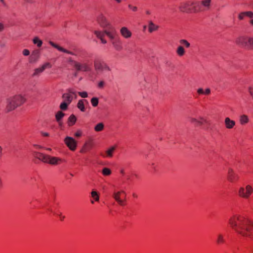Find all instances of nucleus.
<instances>
[{
    "instance_id": "36",
    "label": "nucleus",
    "mask_w": 253,
    "mask_h": 253,
    "mask_svg": "<svg viewBox=\"0 0 253 253\" xmlns=\"http://www.w3.org/2000/svg\"><path fill=\"white\" fill-rule=\"evenodd\" d=\"M69 105V103L63 101L60 105V109L61 110L65 111L67 109Z\"/></svg>"
},
{
    "instance_id": "52",
    "label": "nucleus",
    "mask_w": 253,
    "mask_h": 253,
    "mask_svg": "<svg viewBox=\"0 0 253 253\" xmlns=\"http://www.w3.org/2000/svg\"><path fill=\"white\" fill-rule=\"evenodd\" d=\"M249 91L250 94L253 98V87H250L249 88Z\"/></svg>"
},
{
    "instance_id": "39",
    "label": "nucleus",
    "mask_w": 253,
    "mask_h": 253,
    "mask_svg": "<svg viewBox=\"0 0 253 253\" xmlns=\"http://www.w3.org/2000/svg\"><path fill=\"white\" fill-rule=\"evenodd\" d=\"M60 49H61V50H60V51H61V52H64V53H67V54H70V55H75V54H74L73 52L70 51H69V50H67V49H65V48H63L62 47V48H60Z\"/></svg>"
},
{
    "instance_id": "46",
    "label": "nucleus",
    "mask_w": 253,
    "mask_h": 253,
    "mask_svg": "<svg viewBox=\"0 0 253 253\" xmlns=\"http://www.w3.org/2000/svg\"><path fill=\"white\" fill-rule=\"evenodd\" d=\"M82 134V131L81 130H78L75 133V136L76 137H80Z\"/></svg>"
},
{
    "instance_id": "51",
    "label": "nucleus",
    "mask_w": 253,
    "mask_h": 253,
    "mask_svg": "<svg viewBox=\"0 0 253 253\" xmlns=\"http://www.w3.org/2000/svg\"><path fill=\"white\" fill-rule=\"evenodd\" d=\"M57 215L60 217V219L62 221L65 218V216H63L62 215V213H60L59 214H57Z\"/></svg>"
},
{
    "instance_id": "38",
    "label": "nucleus",
    "mask_w": 253,
    "mask_h": 253,
    "mask_svg": "<svg viewBox=\"0 0 253 253\" xmlns=\"http://www.w3.org/2000/svg\"><path fill=\"white\" fill-rule=\"evenodd\" d=\"M49 44L53 47L58 49L59 51H60V50H61L60 48H62L61 46H60L58 44L55 43L54 42H51V41L49 42Z\"/></svg>"
},
{
    "instance_id": "60",
    "label": "nucleus",
    "mask_w": 253,
    "mask_h": 253,
    "mask_svg": "<svg viewBox=\"0 0 253 253\" xmlns=\"http://www.w3.org/2000/svg\"><path fill=\"white\" fill-rule=\"evenodd\" d=\"M47 211H48L51 212H52V210H51V209H49H49H47Z\"/></svg>"
},
{
    "instance_id": "12",
    "label": "nucleus",
    "mask_w": 253,
    "mask_h": 253,
    "mask_svg": "<svg viewBox=\"0 0 253 253\" xmlns=\"http://www.w3.org/2000/svg\"><path fill=\"white\" fill-rule=\"evenodd\" d=\"M64 143L72 151H75L77 148V141L72 137L67 136L64 139Z\"/></svg>"
},
{
    "instance_id": "47",
    "label": "nucleus",
    "mask_w": 253,
    "mask_h": 253,
    "mask_svg": "<svg viewBox=\"0 0 253 253\" xmlns=\"http://www.w3.org/2000/svg\"><path fill=\"white\" fill-rule=\"evenodd\" d=\"M151 166V169H152V170H153V171H156V167H157V165L154 164V163H152L151 165H150Z\"/></svg>"
},
{
    "instance_id": "10",
    "label": "nucleus",
    "mask_w": 253,
    "mask_h": 253,
    "mask_svg": "<svg viewBox=\"0 0 253 253\" xmlns=\"http://www.w3.org/2000/svg\"><path fill=\"white\" fill-rule=\"evenodd\" d=\"M68 93H65L62 95V98L63 99V101L69 103V104L72 102L73 99V96L72 95H74V98H77L76 93L73 90L72 88H69L67 89Z\"/></svg>"
},
{
    "instance_id": "32",
    "label": "nucleus",
    "mask_w": 253,
    "mask_h": 253,
    "mask_svg": "<svg viewBox=\"0 0 253 253\" xmlns=\"http://www.w3.org/2000/svg\"><path fill=\"white\" fill-rule=\"evenodd\" d=\"M111 173V169L108 168H104L102 170V173L104 176H109Z\"/></svg>"
},
{
    "instance_id": "16",
    "label": "nucleus",
    "mask_w": 253,
    "mask_h": 253,
    "mask_svg": "<svg viewBox=\"0 0 253 253\" xmlns=\"http://www.w3.org/2000/svg\"><path fill=\"white\" fill-rule=\"evenodd\" d=\"M227 178L228 180L231 182H235L238 180V176L231 169H228Z\"/></svg>"
},
{
    "instance_id": "56",
    "label": "nucleus",
    "mask_w": 253,
    "mask_h": 253,
    "mask_svg": "<svg viewBox=\"0 0 253 253\" xmlns=\"http://www.w3.org/2000/svg\"><path fill=\"white\" fill-rule=\"evenodd\" d=\"M4 29V26L3 25L0 23V32L2 31Z\"/></svg>"
},
{
    "instance_id": "28",
    "label": "nucleus",
    "mask_w": 253,
    "mask_h": 253,
    "mask_svg": "<svg viewBox=\"0 0 253 253\" xmlns=\"http://www.w3.org/2000/svg\"><path fill=\"white\" fill-rule=\"evenodd\" d=\"M116 149L115 146H112L106 151V155L108 157H112L113 153Z\"/></svg>"
},
{
    "instance_id": "30",
    "label": "nucleus",
    "mask_w": 253,
    "mask_h": 253,
    "mask_svg": "<svg viewBox=\"0 0 253 253\" xmlns=\"http://www.w3.org/2000/svg\"><path fill=\"white\" fill-rule=\"evenodd\" d=\"M104 125L102 123L97 124L94 127V130L96 132L102 131L104 129Z\"/></svg>"
},
{
    "instance_id": "26",
    "label": "nucleus",
    "mask_w": 253,
    "mask_h": 253,
    "mask_svg": "<svg viewBox=\"0 0 253 253\" xmlns=\"http://www.w3.org/2000/svg\"><path fill=\"white\" fill-rule=\"evenodd\" d=\"M84 101H86L85 100L81 99L80 100L77 104V107L82 111L84 112L85 109L84 105Z\"/></svg>"
},
{
    "instance_id": "40",
    "label": "nucleus",
    "mask_w": 253,
    "mask_h": 253,
    "mask_svg": "<svg viewBox=\"0 0 253 253\" xmlns=\"http://www.w3.org/2000/svg\"><path fill=\"white\" fill-rule=\"evenodd\" d=\"M78 94L82 98H86L88 96L87 93L86 91L78 92Z\"/></svg>"
},
{
    "instance_id": "4",
    "label": "nucleus",
    "mask_w": 253,
    "mask_h": 253,
    "mask_svg": "<svg viewBox=\"0 0 253 253\" xmlns=\"http://www.w3.org/2000/svg\"><path fill=\"white\" fill-rule=\"evenodd\" d=\"M253 193V187L251 185H247L239 188L238 196L245 200H249Z\"/></svg>"
},
{
    "instance_id": "43",
    "label": "nucleus",
    "mask_w": 253,
    "mask_h": 253,
    "mask_svg": "<svg viewBox=\"0 0 253 253\" xmlns=\"http://www.w3.org/2000/svg\"><path fill=\"white\" fill-rule=\"evenodd\" d=\"M128 6V8L132 10L133 11H136L137 10V7L136 6H132L131 4H129Z\"/></svg>"
},
{
    "instance_id": "59",
    "label": "nucleus",
    "mask_w": 253,
    "mask_h": 253,
    "mask_svg": "<svg viewBox=\"0 0 253 253\" xmlns=\"http://www.w3.org/2000/svg\"><path fill=\"white\" fill-rule=\"evenodd\" d=\"M132 196H133L134 198H137V195H136V194H135V193H133V194H132Z\"/></svg>"
},
{
    "instance_id": "34",
    "label": "nucleus",
    "mask_w": 253,
    "mask_h": 253,
    "mask_svg": "<svg viewBox=\"0 0 253 253\" xmlns=\"http://www.w3.org/2000/svg\"><path fill=\"white\" fill-rule=\"evenodd\" d=\"M32 154L33 157H34L35 158L39 159V160H41L42 157L43 155V153L39 152L36 151H33Z\"/></svg>"
},
{
    "instance_id": "27",
    "label": "nucleus",
    "mask_w": 253,
    "mask_h": 253,
    "mask_svg": "<svg viewBox=\"0 0 253 253\" xmlns=\"http://www.w3.org/2000/svg\"><path fill=\"white\" fill-rule=\"evenodd\" d=\"M91 198L96 202L99 200V194L96 191L92 190L91 192Z\"/></svg>"
},
{
    "instance_id": "33",
    "label": "nucleus",
    "mask_w": 253,
    "mask_h": 253,
    "mask_svg": "<svg viewBox=\"0 0 253 253\" xmlns=\"http://www.w3.org/2000/svg\"><path fill=\"white\" fill-rule=\"evenodd\" d=\"M179 42L181 44H182V45L185 46L186 48H189L190 46V43L186 40H185V39L180 40L179 41Z\"/></svg>"
},
{
    "instance_id": "8",
    "label": "nucleus",
    "mask_w": 253,
    "mask_h": 253,
    "mask_svg": "<svg viewBox=\"0 0 253 253\" xmlns=\"http://www.w3.org/2000/svg\"><path fill=\"white\" fill-rule=\"evenodd\" d=\"M126 193L124 190L114 192L112 195V197L115 201L121 206H124L126 205Z\"/></svg>"
},
{
    "instance_id": "53",
    "label": "nucleus",
    "mask_w": 253,
    "mask_h": 253,
    "mask_svg": "<svg viewBox=\"0 0 253 253\" xmlns=\"http://www.w3.org/2000/svg\"><path fill=\"white\" fill-rule=\"evenodd\" d=\"M41 134H42V136H44V137H47V136H49V133L47 132H42Z\"/></svg>"
},
{
    "instance_id": "41",
    "label": "nucleus",
    "mask_w": 253,
    "mask_h": 253,
    "mask_svg": "<svg viewBox=\"0 0 253 253\" xmlns=\"http://www.w3.org/2000/svg\"><path fill=\"white\" fill-rule=\"evenodd\" d=\"M245 13L246 16L250 18H252L253 17V12L252 11H245Z\"/></svg>"
},
{
    "instance_id": "9",
    "label": "nucleus",
    "mask_w": 253,
    "mask_h": 253,
    "mask_svg": "<svg viewBox=\"0 0 253 253\" xmlns=\"http://www.w3.org/2000/svg\"><path fill=\"white\" fill-rule=\"evenodd\" d=\"M94 66L95 70L101 71L104 70L110 71V68L107 64L104 61L99 59L94 60Z\"/></svg>"
},
{
    "instance_id": "2",
    "label": "nucleus",
    "mask_w": 253,
    "mask_h": 253,
    "mask_svg": "<svg viewBox=\"0 0 253 253\" xmlns=\"http://www.w3.org/2000/svg\"><path fill=\"white\" fill-rule=\"evenodd\" d=\"M94 34L99 39L103 44L107 43V41L104 39L106 35L110 40L114 48L117 51H121L123 49V43L120 37L117 34L115 28H111V31L105 30L103 31H95Z\"/></svg>"
},
{
    "instance_id": "24",
    "label": "nucleus",
    "mask_w": 253,
    "mask_h": 253,
    "mask_svg": "<svg viewBox=\"0 0 253 253\" xmlns=\"http://www.w3.org/2000/svg\"><path fill=\"white\" fill-rule=\"evenodd\" d=\"M176 53L180 57L183 56L185 53V50L182 46H179L176 49Z\"/></svg>"
},
{
    "instance_id": "44",
    "label": "nucleus",
    "mask_w": 253,
    "mask_h": 253,
    "mask_svg": "<svg viewBox=\"0 0 253 253\" xmlns=\"http://www.w3.org/2000/svg\"><path fill=\"white\" fill-rule=\"evenodd\" d=\"M22 53L24 56H28L30 54V51L28 49H25L23 50Z\"/></svg>"
},
{
    "instance_id": "50",
    "label": "nucleus",
    "mask_w": 253,
    "mask_h": 253,
    "mask_svg": "<svg viewBox=\"0 0 253 253\" xmlns=\"http://www.w3.org/2000/svg\"><path fill=\"white\" fill-rule=\"evenodd\" d=\"M104 84V82H103V81H100V82L98 83V87L99 88H102V87H103Z\"/></svg>"
},
{
    "instance_id": "63",
    "label": "nucleus",
    "mask_w": 253,
    "mask_h": 253,
    "mask_svg": "<svg viewBox=\"0 0 253 253\" xmlns=\"http://www.w3.org/2000/svg\"><path fill=\"white\" fill-rule=\"evenodd\" d=\"M46 149L47 150H48V151H51V148H46Z\"/></svg>"
},
{
    "instance_id": "3",
    "label": "nucleus",
    "mask_w": 253,
    "mask_h": 253,
    "mask_svg": "<svg viewBox=\"0 0 253 253\" xmlns=\"http://www.w3.org/2000/svg\"><path fill=\"white\" fill-rule=\"evenodd\" d=\"M26 101V99L21 95H16L7 99L6 110L7 112L14 110Z\"/></svg>"
},
{
    "instance_id": "5",
    "label": "nucleus",
    "mask_w": 253,
    "mask_h": 253,
    "mask_svg": "<svg viewBox=\"0 0 253 253\" xmlns=\"http://www.w3.org/2000/svg\"><path fill=\"white\" fill-rule=\"evenodd\" d=\"M40 161L44 163L53 166H57L63 162V160L59 157H53L45 154H43Z\"/></svg>"
},
{
    "instance_id": "62",
    "label": "nucleus",
    "mask_w": 253,
    "mask_h": 253,
    "mask_svg": "<svg viewBox=\"0 0 253 253\" xmlns=\"http://www.w3.org/2000/svg\"><path fill=\"white\" fill-rule=\"evenodd\" d=\"M1 186H2V182H1V180L0 179V188L1 187Z\"/></svg>"
},
{
    "instance_id": "19",
    "label": "nucleus",
    "mask_w": 253,
    "mask_h": 253,
    "mask_svg": "<svg viewBox=\"0 0 253 253\" xmlns=\"http://www.w3.org/2000/svg\"><path fill=\"white\" fill-rule=\"evenodd\" d=\"M225 127L228 129H232L235 126V122L227 117L224 121Z\"/></svg>"
},
{
    "instance_id": "14",
    "label": "nucleus",
    "mask_w": 253,
    "mask_h": 253,
    "mask_svg": "<svg viewBox=\"0 0 253 253\" xmlns=\"http://www.w3.org/2000/svg\"><path fill=\"white\" fill-rule=\"evenodd\" d=\"M189 120L191 123L197 126H202L205 124H209V121L203 117H200L198 119L190 118Z\"/></svg>"
},
{
    "instance_id": "6",
    "label": "nucleus",
    "mask_w": 253,
    "mask_h": 253,
    "mask_svg": "<svg viewBox=\"0 0 253 253\" xmlns=\"http://www.w3.org/2000/svg\"><path fill=\"white\" fill-rule=\"evenodd\" d=\"M237 43L247 49L253 50V37H240L237 39Z\"/></svg>"
},
{
    "instance_id": "57",
    "label": "nucleus",
    "mask_w": 253,
    "mask_h": 253,
    "mask_svg": "<svg viewBox=\"0 0 253 253\" xmlns=\"http://www.w3.org/2000/svg\"><path fill=\"white\" fill-rule=\"evenodd\" d=\"M120 173L123 175H124L125 174V170L124 169H121L120 170Z\"/></svg>"
},
{
    "instance_id": "58",
    "label": "nucleus",
    "mask_w": 253,
    "mask_h": 253,
    "mask_svg": "<svg viewBox=\"0 0 253 253\" xmlns=\"http://www.w3.org/2000/svg\"><path fill=\"white\" fill-rule=\"evenodd\" d=\"M132 176H134V177H135L136 178H139V176L137 174H136V173H133L132 174Z\"/></svg>"
},
{
    "instance_id": "25",
    "label": "nucleus",
    "mask_w": 253,
    "mask_h": 253,
    "mask_svg": "<svg viewBox=\"0 0 253 253\" xmlns=\"http://www.w3.org/2000/svg\"><path fill=\"white\" fill-rule=\"evenodd\" d=\"M249 121L248 117L246 115L241 116L240 118V123L242 125L247 124Z\"/></svg>"
},
{
    "instance_id": "15",
    "label": "nucleus",
    "mask_w": 253,
    "mask_h": 253,
    "mask_svg": "<svg viewBox=\"0 0 253 253\" xmlns=\"http://www.w3.org/2000/svg\"><path fill=\"white\" fill-rule=\"evenodd\" d=\"M51 67V64L48 63H45L43 64L42 67L36 68L34 70V72L32 75L33 77L38 76L42 73L46 68H50Z\"/></svg>"
},
{
    "instance_id": "18",
    "label": "nucleus",
    "mask_w": 253,
    "mask_h": 253,
    "mask_svg": "<svg viewBox=\"0 0 253 253\" xmlns=\"http://www.w3.org/2000/svg\"><path fill=\"white\" fill-rule=\"evenodd\" d=\"M192 12H197L202 11L203 9L201 2H192Z\"/></svg>"
},
{
    "instance_id": "61",
    "label": "nucleus",
    "mask_w": 253,
    "mask_h": 253,
    "mask_svg": "<svg viewBox=\"0 0 253 253\" xmlns=\"http://www.w3.org/2000/svg\"><path fill=\"white\" fill-rule=\"evenodd\" d=\"M250 23L253 26V19L251 20Z\"/></svg>"
},
{
    "instance_id": "20",
    "label": "nucleus",
    "mask_w": 253,
    "mask_h": 253,
    "mask_svg": "<svg viewBox=\"0 0 253 253\" xmlns=\"http://www.w3.org/2000/svg\"><path fill=\"white\" fill-rule=\"evenodd\" d=\"M65 116V114L61 111H59L55 115V119L59 126H62V119Z\"/></svg>"
},
{
    "instance_id": "54",
    "label": "nucleus",
    "mask_w": 253,
    "mask_h": 253,
    "mask_svg": "<svg viewBox=\"0 0 253 253\" xmlns=\"http://www.w3.org/2000/svg\"><path fill=\"white\" fill-rule=\"evenodd\" d=\"M2 156V148L0 146V160H1Z\"/></svg>"
},
{
    "instance_id": "55",
    "label": "nucleus",
    "mask_w": 253,
    "mask_h": 253,
    "mask_svg": "<svg viewBox=\"0 0 253 253\" xmlns=\"http://www.w3.org/2000/svg\"><path fill=\"white\" fill-rule=\"evenodd\" d=\"M0 1L1 2L2 4L4 6H7L6 3L5 2L4 0H0Z\"/></svg>"
},
{
    "instance_id": "21",
    "label": "nucleus",
    "mask_w": 253,
    "mask_h": 253,
    "mask_svg": "<svg viewBox=\"0 0 253 253\" xmlns=\"http://www.w3.org/2000/svg\"><path fill=\"white\" fill-rule=\"evenodd\" d=\"M39 57V52L38 50L34 51L29 57L30 62H36Z\"/></svg>"
},
{
    "instance_id": "31",
    "label": "nucleus",
    "mask_w": 253,
    "mask_h": 253,
    "mask_svg": "<svg viewBox=\"0 0 253 253\" xmlns=\"http://www.w3.org/2000/svg\"><path fill=\"white\" fill-rule=\"evenodd\" d=\"M33 43L37 45V46L40 47L42 44V42L38 37H35L33 40Z\"/></svg>"
},
{
    "instance_id": "13",
    "label": "nucleus",
    "mask_w": 253,
    "mask_h": 253,
    "mask_svg": "<svg viewBox=\"0 0 253 253\" xmlns=\"http://www.w3.org/2000/svg\"><path fill=\"white\" fill-rule=\"evenodd\" d=\"M192 1H188L181 3L179 6V9L183 12L192 13Z\"/></svg>"
},
{
    "instance_id": "23",
    "label": "nucleus",
    "mask_w": 253,
    "mask_h": 253,
    "mask_svg": "<svg viewBox=\"0 0 253 253\" xmlns=\"http://www.w3.org/2000/svg\"><path fill=\"white\" fill-rule=\"evenodd\" d=\"M216 243L218 245H221L225 243V240L224 236L221 234H219L217 235Z\"/></svg>"
},
{
    "instance_id": "11",
    "label": "nucleus",
    "mask_w": 253,
    "mask_h": 253,
    "mask_svg": "<svg viewBox=\"0 0 253 253\" xmlns=\"http://www.w3.org/2000/svg\"><path fill=\"white\" fill-rule=\"evenodd\" d=\"M72 62L73 67L77 71L86 72L90 70V67L86 63L81 64L76 61H72Z\"/></svg>"
},
{
    "instance_id": "48",
    "label": "nucleus",
    "mask_w": 253,
    "mask_h": 253,
    "mask_svg": "<svg viewBox=\"0 0 253 253\" xmlns=\"http://www.w3.org/2000/svg\"><path fill=\"white\" fill-rule=\"evenodd\" d=\"M33 146L36 149H37V150H40V149H41L42 148H43V147L40 145H38V144H33Z\"/></svg>"
},
{
    "instance_id": "35",
    "label": "nucleus",
    "mask_w": 253,
    "mask_h": 253,
    "mask_svg": "<svg viewBox=\"0 0 253 253\" xmlns=\"http://www.w3.org/2000/svg\"><path fill=\"white\" fill-rule=\"evenodd\" d=\"M211 2V0H203L201 1V3L202 5L204 6L205 7H208L209 8L210 6V4Z\"/></svg>"
},
{
    "instance_id": "1",
    "label": "nucleus",
    "mask_w": 253,
    "mask_h": 253,
    "mask_svg": "<svg viewBox=\"0 0 253 253\" xmlns=\"http://www.w3.org/2000/svg\"><path fill=\"white\" fill-rule=\"evenodd\" d=\"M229 224L236 233L242 236H253V222L244 216L238 214L233 215L229 220Z\"/></svg>"
},
{
    "instance_id": "45",
    "label": "nucleus",
    "mask_w": 253,
    "mask_h": 253,
    "mask_svg": "<svg viewBox=\"0 0 253 253\" xmlns=\"http://www.w3.org/2000/svg\"><path fill=\"white\" fill-rule=\"evenodd\" d=\"M197 93L199 95L204 94V90L202 88H199L197 90Z\"/></svg>"
},
{
    "instance_id": "22",
    "label": "nucleus",
    "mask_w": 253,
    "mask_h": 253,
    "mask_svg": "<svg viewBox=\"0 0 253 253\" xmlns=\"http://www.w3.org/2000/svg\"><path fill=\"white\" fill-rule=\"evenodd\" d=\"M77 118L74 114L70 116L68 120V125L69 126H73L76 122Z\"/></svg>"
},
{
    "instance_id": "7",
    "label": "nucleus",
    "mask_w": 253,
    "mask_h": 253,
    "mask_svg": "<svg viewBox=\"0 0 253 253\" xmlns=\"http://www.w3.org/2000/svg\"><path fill=\"white\" fill-rule=\"evenodd\" d=\"M96 21L100 27L103 28H107V31H111V28H114L106 17L102 13H100L96 17Z\"/></svg>"
},
{
    "instance_id": "29",
    "label": "nucleus",
    "mask_w": 253,
    "mask_h": 253,
    "mask_svg": "<svg viewBox=\"0 0 253 253\" xmlns=\"http://www.w3.org/2000/svg\"><path fill=\"white\" fill-rule=\"evenodd\" d=\"M158 28L157 26H156L152 22H150L149 24L148 30L150 33L156 31Z\"/></svg>"
},
{
    "instance_id": "64",
    "label": "nucleus",
    "mask_w": 253,
    "mask_h": 253,
    "mask_svg": "<svg viewBox=\"0 0 253 253\" xmlns=\"http://www.w3.org/2000/svg\"><path fill=\"white\" fill-rule=\"evenodd\" d=\"M90 202H91V204H94V201H93V200H90Z\"/></svg>"
},
{
    "instance_id": "49",
    "label": "nucleus",
    "mask_w": 253,
    "mask_h": 253,
    "mask_svg": "<svg viewBox=\"0 0 253 253\" xmlns=\"http://www.w3.org/2000/svg\"><path fill=\"white\" fill-rule=\"evenodd\" d=\"M211 93V89L209 88H207L204 90L205 95H209Z\"/></svg>"
},
{
    "instance_id": "37",
    "label": "nucleus",
    "mask_w": 253,
    "mask_h": 253,
    "mask_svg": "<svg viewBox=\"0 0 253 253\" xmlns=\"http://www.w3.org/2000/svg\"><path fill=\"white\" fill-rule=\"evenodd\" d=\"M91 103L93 107H96L98 104V99L97 97H93L91 99Z\"/></svg>"
},
{
    "instance_id": "42",
    "label": "nucleus",
    "mask_w": 253,
    "mask_h": 253,
    "mask_svg": "<svg viewBox=\"0 0 253 253\" xmlns=\"http://www.w3.org/2000/svg\"><path fill=\"white\" fill-rule=\"evenodd\" d=\"M246 17L245 13V12H241L238 16V18L240 20H243L244 19V17Z\"/></svg>"
},
{
    "instance_id": "17",
    "label": "nucleus",
    "mask_w": 253,
    "mask_h": 253,
    "mask_svg": "<svg viewBox=\"0 0 253 253\" xmlns=\"http://www.w3.org/2000/svg\"><path fill=\"white\" fill-rule=\"evenodd\" d=\"M120 33L121 35L125 39L130 38L132 36V33L127 28L123 27L120 29Z\"/></svg>"
}]
</instances>
